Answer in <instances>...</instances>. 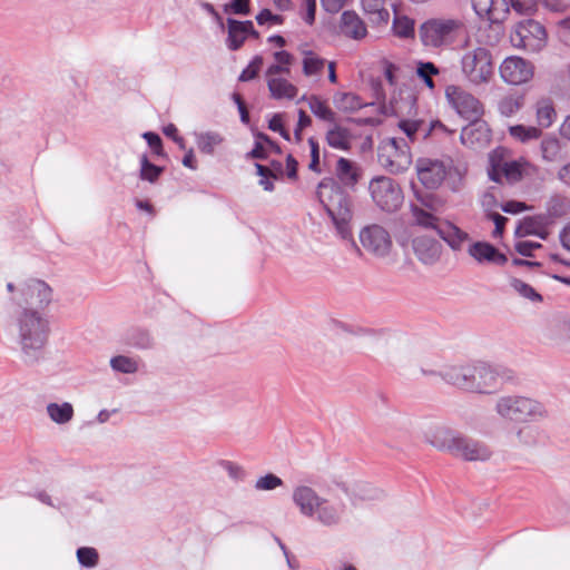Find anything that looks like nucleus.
Listing matches in <instances>:
<instances>
[{
  "label": "nucleus",
  "mask_w": 570,
  "mask_h": 570,
  "mask_svg": "<svg viewBox=\"0 0 570 570\" xmlns=\"http://www.w3.org/2000/svg\"><path fill=\"white\" fill-rule=\"evenodd\" d=\"M317 198L332 218L337 234L343 239L352 240V245L361 254L352 238L351 220L353 217V204L351 196L334 178H323L317 186Z\"/></svg>",
  "instance_id": "nucleus-1"
},
{
  "label": "nucleus",
  "mask_w": 570,
  "mask_h": 570,
  "mask_svg": "<svg viewBox=\"0 0 570 570\" xmlns=\"http://www.w3.org/2000/svg\"><path fill=\"white\" fill-rule=\"evenodd\" d=\"M19 338L23 354L38 360L49 337V322L37 311L24 309L18 320Z\"/></svg>",
  "instance_id": "nucleus-2"
},
{
  "label": "nucleus",
  "mask_w": 570,
  "mask_h": 570,
  "mask_svg": "<svg viewBox=\"0 0 570 570\" xmlns=\"http://www.w3.org/2000/svg\"><path fill=\"white\" fill-rule=\"evenodd\" d=\"M494 411L500 417L515 423L535 422L548 416V411L541 402L522 395L499 397Z\"/></svg>",
  "instance_id": "nucleus-3"
},
{
  "label": "nucleus",
  "mask_w": 570,
  "mask_h": 570,
  "mask_svg": "<svg viewBox=\"0 0 570 570\" xmlns=\"http://www.w3.org/2000/svg\"><path fill=\"white\" fill-rule=\"evenodd\" d=\"M460 67L463 77L474 86L490 82L494 72L492 55L485 47L468 48L461 57Z\"/></svg>",
  "instance_id": "nucleus-4"
},
{
  "label": "nucleus",
  "mask_w": 570,
  "mask_h": 570,
  "mask_svg": "<svg viewBox=\"0 0 570 570\" xmlns=\"http://www.w3.org/2000/svg\"><path fill=\"white\" fill-rule=\"evenodd\" d=\"M462 26L458 19H429L420 26L419 37L425 47L441 48L455 39Z\"/></svg>",
  "instance_id": "nucleus-5"
},
{
  "label": "nucleus",
  "mask_w": 570,
  "mask_h": 570,
  "mask_svg": "<svg viewBox=\"0 0 570 570\" xmlns=\"http://www.w3.org/2000/svg\"><path fill=\"white\" fill-rule=\"evenodd\" d=\"M379 163L391 174H401L412 164V155L403 138H387L379 146Z\"/></svg>",
  "instance_id": "nucleus-6"
},
{
  "label": "nucleus",
  "mask_w": 570,
  "mask_h": 570,
  "mask_svg": "<svg viewBox=\"0 0 570 570\" xmlns=\"http://www.w3.org/2000/svg\"><path fill=\"white\" fill-rule=\"evenodd\" d=\"M445 97L458 115L469 121L479 120L484 114L483 104L475 96L460 86H448L445 89Z\"/></svg>",
  "instance_id": "nucleus-7"
},
{
  "label": "nucleus",
  "mask_w": 570,
  "mask_h": 570,
  "mask_svg": "<svg viewBox=\"0 0 570 570\" xmlns=\"http://www.w3.org/2000/svg\"><path fill=\"white\" fill-rule=\"evenodd\" d=\"M370 191L375 204L383 210L395 212L403 203L399 184L389 177H376L370 183Z\"/></svg>",
  "instance_id": "nucleus-8"
},
{
  "label": "nucleus",
  "mask_w": 570,
  "mask_h": 570,
  "mask_svg": "<svg viewBox=\"0 0 570 570\" xmlns=\"http://www.w3.org/2000/svg\"><path fill=\"white\" fill-rule=\"evenodd\" d=\"M547 32L544 27L534 20L519 22L511 33V42L515 48L537 52L546 46Z\"/></svg>",
  "instance_id": "nucleus-9"
},
{
  "label": "nucleus",
  "mask_w": 570,
  "mask_h": 570,
  "mask_svg": "<svg viewBox=\"0 0 570 570\" xmlns=\"http://www.w3.org/2000/svg\"><path fill=\"white\" fill-rule=\"evenodd\" d=\"M451 455L464 462H487L493 451L485 442L460 433Z\"/></svg>",
  "instance_id": "nucleus-10"
},
{
  "label": "nucleus",
  "mask_w": 570,
  "mask_h": 570,
  "mask_svg": "<svg viewBox=\"0 0 570 570\" xmlns=\"http://www.w3.org/2000/svg\"><path fill=\"white\" fill-rule=\"evenodd\" d=\"M460 433L446 423L434 422L425 426L423 439L432 448L451 455Z\"/></svg>",
  "instance_id": "nucleus-11"
},
{
  "label": "nucleus",
  "mask_w": 570,
  "mask_h": 570,
  "mask_svg": "<svg viewBox=\"0 0 570 570\" xmlns=\"http://www.w3.org/2000/svg\"><path fill=\"white\" fill-rule=\"evenodd\" d=\"M360 242L366 252L377 257L386 256L392 248L387 230L375 224L366 226L360 232Z\"/></svg>",
  "instance_id": "nucleus-12"
},
{
  "label": "nucleus",
  "mask_w": 570,
  "mask_h": 570,
  "mask_svg": "<svg viewBox=\"0 0 570 570\" xmlns=\"http://www.w3.org/2000/svg\"><path fill=\"white\" fill-rule=\"evenodd\" d=\"M502 80L510 85H522L532 79L533 65L518 56L507 57L499 67Z\"/></svg>",
  "instance_id": "nucleus-13"
},
{
  "label": "nucleus",
  "mask_w": 570,
  "mask_h": 570,
  "mask_svg": "<svg viewBox=\"0 0 570 570\" xmlns=\"http://www.w3.org/2000/svg\"><path fill=\"white\" fill-rule=\"evenodd\" d=\"M504 371L484 362L473 363L472 392L491 393L503 382Z\"/></svg>",
  "instance_id": "nucleus-14"
},
{
  "label": "nucleus",
  "mask_w": 570,
  "mask_h": 570,
  "mask_svg": "<svg viewBox=\"0 0 570 570\" xmlns=\"http://www.w3.org/2000/svg\"><path fill=\"white\" fill-rule=\"evenodd\" d=\"M415 168L419 180L428 189H438L449 173L443 161L431 158H419Z\"/></svg>",
  "instance_id": "nucleus-15"
},
{
  "label": "nucleus",
  "mask_w": 570,
  "mask_h": 570,
  "mask_svg": "<svg viewBox=\"0 0 570 570\" xmlns=\"http://www.w3.org/2000/svg\"><path fill=\"white\" fill-rule=\"evenodd\" d=\"M13 301L18 305L46 307L51 301V288L40 279H32L20 289Z\"/></svg>",
  "instance_id": "nucleus-16"
},
{
  "label": "nucleus",
  "mask_w": 570,
  "mask_h": 570,
  "mask_svg": "<svg viewBox=\"0 0 570 570\" xmlns=\"http://www.w3.org/2000/svg\"><path fill=\"white\" fill-rule=\"evenodd\" d=\"M491 161L492 168L489 171V176L493 181L498 183L501 180V176H504L510 184L520 181L530 167V164L525 160L495 163L492 157Z\"/></svg>",
  "instance_id": "nucleus-17"
},
{
  "label": "nucleus",
  "mask_w": 570,
  "mask_h": 570,
  "mask_svg": "<svg viewBox=\"0 0 570 570\" xmlns=\"http://www.w3.org/2000/svg\"><path fill=\"white\" fill-rule=\"evenodd\" d=\"M460 139L469 148H483L491 141V130L484 121L471 120L468 126L463 127Z\"/></svg>",
  "instance_id": "nucleus-18"
},
{
  "label": "nucleus",
  "mask_w": 570,
  "mask_h": 570,
  "mask_svg": "<svg viewBox=\"0 0 570 570\" xmlns=\"http://www.w3.org/2000/svg\"><path fill=\"white\" fill-rule=\"evenodd\" d=\"M471 2L475 13L491 23L503 22L510 12L505 0H471Z\"/></svg>",
  "instance_id": "nucleus-19"
},
{
  "label": "nucleus",
  "mask_w": 570,
  "mask_h": 570,
  "mask_svg": "<svg viewBox=\"0 0 570 570\" xmlns=\"http://www.w3.org/2000/svg\"><path fill=\"white\" fill-rule=\"evenodd\" d=\"M468 254L479 264L503 266L508 262V257L488 242H474L469 244Z\"/></svg>",
  "instance_id": "nucleus-20"
},
{
  "label": "nucleus",
  "mask_w": 570,
  "mask_h": 570,
  "mask_svg": "<svg viewBox=\"0 0 570 570\" xmlns=\"http://www.w3.org/2000/svg\"><path fill=\"white\" fill-rule=\"evenodd\" d=\"M346 512V507L342 501H330L322 498L316 508V520L325 527H335L341 523Z\"/></svg>",
  "instance_id": "nucleus-21"
},
{
  "label": "nucleus",
  "mask_w": 570,
  "mask_h": 570,
  "mask_svg": "<svg viewBox=\"0 0 570 570\" xmlns=\"http://www.w3.org/2000/svg\"><path fill=\"white\" fill-rule=\"evenodd\" d=\"M438 235L453 252L463 250L471 240L469 233L448 219L439 226Z\"/></svg>",
  "instance_id": "nucleus-22"
},
{
  "label": "nucleus",
  "mask_w": 570,
  "mask_h": 570,
  "mask_svg": "<svg viewBox=\"0 0 570 570\" xmlns=\"http://www.w3.org/2000/svg\"><path fill=\"white\" fill-rule=\"evenodd\" d=\"M413 249L416 257L426 265L436 263L442 255V245L439 240L428 236L413 239Z\"/></svg>",
  "instance_id": "nucleus-23"
},
{
  "label": "nucleus",
  "mask_w": 570,
  "mask_h": 570,
  "mask_svg": "<svg viewBox=\"0 0 570 570\" xmlns=\"http://www.w3.org/2000/svg\"><path fill=\"white\" fill-rule=\"evenodd\" d=\"M293 502L298 508L299 512L305 517H314L316 508L318 507L322 497L316 491L307 485H298L293 490Z\"/></svg>",
  "instance_id": "nucleus-24"
},
{
  "label": "nucleus",
  "mask_w": 570,
  "mask_h": 570,
  "mask_svg": "<svg viewBox=\"0 0 570 570\" xmlns=\"http://www.w3.org/2000/svg\"><path fill=\"white\" fill-rule=\"evenodd\" d=\"M473 364L446 366L440 376L448 383L472 392Z\"/></svg>",
  "instance_id": "nucleus-25"
},
{
  "label": "nucleus",
  "mask_w": 570,
  "mask_h": 570,
  "mask_svg": "<svg viewBox=\"0 0 570 570\" xmlns=\"http://www.w3.org/2000/svg\"><path fill=\"white\" fill-rule=\"evenodd\" d=\"M548 225L549 220L544 215L528 216L520 220L514 235L519 238L533 235L547 239L549 236Z\"/></svg>",
  "instance_id": "nucleus-26"
},
{
  "label": "nucleus",
  "mask_w": 570,
  "mask_h": 570,
  "mask_svg": "<svg viewBox=\"0 0 570 570\" xmlns=\"http://www.w3.org/2000/svg\"><path fill=\"white\" fill-rule=\"evenodd\" d=\"M338 27L343 36L354 40H362L367 35L365 22L352 10L344 11L341 14Z\"/></svg>",
  "instance_id": "nucleus-27"
},
{
  "label": "nucleus",
  "mask_w": 570,
  "mask_h": 570,
  "mask_svg": "<svg viewBox=\"0 0 570 570\" xmlns=\"http://www.w3.org/2000/svg\"><path fill=\"white\" fill-rule=\"evenodd\" d=\"M535 120L538 127L542 130L552 126L557 118V111L553 100L549 97H542L534 105Z\"/></svg>",
  "instance_id": "nucleus-28"
},
{
  "label": "nucleus",
  "mask_w": 570,
  "mask_h": 570,
  "mask_svg": "<svg viewBox=\"0 0 570 570\" xmlns=\"http://www.w3.org/2000/svg\"><path fill=\"white\" fill-rule=\"evenodd\" d=\"M333 126L326 131L325 140L330 147L340 149V150H348L351 148L352 135L350 129L337 125L336 121L332 124Z\"/></svg>",
  "instance_id": "nucleus-29"
},
{
  "label": "nucleus",
  "mask_w": 570,
  "mask_h": 570,
  "mask_svg": "<svg viewBox=\"0 0 570 570\" xmlns=\"http://www.w3.org/2000/svg\"><path fill=\"white\" fill-rule=\"evenodd\" d=\"M302 100L307 101L309 110L318 119L330 124H334L336 121V114L321 97L316 95H312L309 97L303 96Z\"/></svg>",
  "instance_id": "nucleus-30"
},
{
  "label": "nucleus",
  "mask_w": 570,
  "mask_h": 570,
  "mask_svg": "<svg viewBox=\"0 0 570 570\" xmlns=\"http://www.w3.org/2000/svg\"><path fill=\"white\" fill-rule=\"evenodd\" d=\"M411 213L415 225L425 229L439 232V226L444 219L439 218L434 213L420 207L417 204L411 205Z\"/></svg>",
  "instance_id": "nucleus-31"
},
{
  "label": "nucleus",
  "mask_w": 570,
  "mask_h": 570,
  "mask_svg": "<svg viewBox=\"0 0 570 570\" xmlns=\"http://www.w3.org/2000/svg\"><path fill=\"white\" fill-rule=\"evenodd\" d=\"M267 85L274 99H293L297 95V88L286 79L272 77Z\"/></svg>",
  "instance_id": "nucleus-32"
},
{
  "label": "nucleus",
  "mask_w": 570,
  "mask_h": 570,
  "mask_svg": "<svg viewBox=\"0 0 570 570\" xmlns=\"http://www.w3.org/2000/svg\"><path fill=\"white\" fill-rule=\"evenodd\" d=\"M541 156L544 161L559 163L564 159L561 142L558 138L549 136L541 140Z\"/></svg>",
  "instance_id": "nucleus-33"
},
{
  "label": "nucleus",
  "mask_w": 570,
  "mask_h": 570,
  "mask_svg": "<svg viewBox=\"0 0 570 570\" xmlns=\"http://www.w3.org/2000/svg\"><path fill=\"white\" fill-rule=\"evenodd\" d=\"M362 7L373 23L386 24L389 22L390 12L384 7L383 0H362Z\"/></svg>",
  "instance_id": "nucleus-34"
},
{
  "label": "nucleus",
  "mask_w": 570,
  "mask_h": 570,
  "mask_svg": "<svg viewBox=\"0 0 570 570\" xmlns=\"http://www.w3.org/2000/svg\"><path fill=\"white\" fill-rule=\"evenodd\" d=\"M335 173L338 180L346 187H353L358 180L356 167L344 157L338 158Z\"/></svg>",
  "instance_id": "nucleus-35"
},
{
  "label": "nucleus",
  "mask_w": 570,
  "mask_h": 570,
  "mask_svg": "<svg viewBox=\"0 0 570 570\" xmlns=\"http://www.w3.org/2000/svg\"><path fill=\"white\" fill-rule=\"evenodd\" d=\"M512 139L521 144H528L538 140L542 136V130L538 126L513 125L508 128Z\"/></svg>",
  "instance_id": "nucleus-36"
},
{
  "label": "nucleus",
  "mask_w": 570,
  "mask_h": 570,
  "mask_svg": "<svg viewBox=\"0 0 570 570\" xmlns=\"http://www.w3.org/2000/svg\"><path fill=\"white\" fill-rule=\"evenodd\" d=\"M248 33L247 22H238L234 19H228V46L230 49L236 50L242 47Z\"/></svg>",
  "instance_id": "nucleus-37"
},
{
  "label": "nucleus",
  "mask_w": 570,
  "mask_h": 570,
  "mask_svg": "<svg viewBox=\"0 0 570 570\" xmlns=\"http://www.w3.org/2000/svg\"><path fill=\"white\" fill-rule=\"evenodd\" d=\"M335 107L344 112H352L366 106L361 98L353 92H336L333 97Z\"/></svg>",
  "instance_id": "nucleus-38"
},
{
  "label": "nucleus",
  "mask_w": 570,
  "mask_h": 570,
  "mask_svg": "<svg viewBox=\"0 0 570 570\" xmlns=\"http://www.w3.org/2000/svg\"><path fill=\"white\" fill-rule=\"evenodd\" d=\"M548 218H561L570 213V199L562 195H553L547 202Z\"/></svg>",
  "instance_id": "nucleus-39"
},
{
  "label": "nucleus",
  "mask_w": 570,
  "mask_h": 570,
  "mask_svg": "<svg viewBox=\"0 0 570 570\" xmlns=\"http://www.w3.org/2000/svg\"><path fill=\"white\" fill-rule=\"evenodd\" d=\"M524 105V96L520 94H510L502 97L498 102V110L504 117L515 115Z\"/></svg>",
  "instance_id": "nucleus-40"
},
{
  "label": "nucleus",
  "mask_w": 570,
  "mask_h": 570,
  "mask_svg": "<svg viewBox=\"0 0 570 570\" xmlns=\"http://www.w3.org/2000/svg\"><path fill=\"white\" fill-rule=\"evenodd\" d=\"M224 141L218 132L207 131L197 135V146L202 153L213 154Z\"/></svg>",
  "instance_id": "nucleus-41"
},
{
  "label": "nucleus",
  "mask_w": 570,
  "mask_h": 570,
  "mask_svg": "<svg viewBox=\"0 0 570 570\" xmlns=\"http://www.w3.org/2000/svg\"><path fill=\"white\" fill-rule=\"evenodd\" d=\"M47 412L50 419L59 424L69 422L73 416V409L69 403H50L47 406Z\"/></svg>",
  "instance_id": "nucleus-42"
},
{
  "label": "nucleus",
  "mask_w": 570,
  "mask_h": 570,
  "mask_svg": "<svg viewBox=\"0 0 570 570\" xmlns=\"http://www.w3.org/2000/svg\"><path fill=\"white\" fill-rule=\"evenodd\" d=\"M439 73H440V70L433 62H430V61L417 62L416 75L419 76V78H421L423 80V82L425 83V86L429 89L435 88V83H434L432 77L436 76Z\"/></svg>",
  "instance_id": "nucleus-43"
},
{
  "label": "nucleus",
  "mask_w": 570,
  "mask_h": 570,
  "mask_svg": "<svg viewBox=\"0 0 570 570\" xmlns=\"http://www.w3.org/2000/svg\"><path fill=\"white\" fill-rule=\"evenodd\" d=\"M416 198L420 202V207L432 213H439L445 206V200L435 194H416Z\"/></svg>",
  "instance_id": "nucleus-44"
},
{
  "label": "nucleus",
  "mask_w": 570,
  "mask_h": 570,
  "mask_svg": "<svg viewBox=\"0 0 570 570\" xmlns=\"http://www.w3.org/2000/svg\"><path fill=\"white\" fill-rule=\"evenodd\" d=\"M549 338L559 344L570 342V320L556 322L551 327Z\"/></svg>",
  "instance_id": "nucleus-45"
},
{
  "label": "nucleus",
  "mask_w": 570,
  "mask_h": 570,
  "mask_svg": "<svg viewBox=\"0 0 570 570\" xmlns=\"http://www.w3.org/2000/svg\"><path fill=\"white\" fill-rule=\"evenodd\" d=\"M325 66V60L314 55L313 52H306V56L303 60V72L305 76H314L323 70Z\"/></svg>",
  "instance_id": "nucleus-46"
},
{
  "label": "nucleus",
  "mask_w": 570,
  "mask_h": 570,
  "mask_svg": "<svg viewBox=\"0 0 570 570\" xmlns=\"http://www.w3.org/2000/svg\"><path fill=\"white\" fill-rule=\"evenodd\" d=\"M511 286L521 296H523L532 302H541L542 301V296L532 286L522 282L521 279L512 278Z\"/></svg>",
  "instance_id": "nucleus-47"
},
{
  "label": "nucleus",
  "mask_w": 570,
  "mask_h": 570,
  "mask_svg": "<svg viewBox=\"0 0 570 570\" xmlns=\"http://www.w3.org/2000/svg\"><path fill=\"white\" fill-rule=\"evenodd\" d=\"M110 364L115 371L121 373H135L138 370L136 360L122 355L111 358Z\"/></svg>",
  "instance_id": "nucleus-48"
},
{
  "label": "nucleus",
  "mask_w": 570,
  "mask_h": 570,
  "mask_svg": "<svg viewBox=\"0 0 570 570\" xmlns=\"http://www.w3.org/2000/svg\"><path fill=\"white\" fill-rule=\"evenodd\" d=\"M393 29L399 37L407 38L414 32V22L407 17H396L394 19Z\"/></svg>",
  "instance_id": "nucleus-49"
},
{
  "label": "nucleus",
  "mask_w": 570,
  "mask_h": 570,
  "mask_svg": "<svg viewBox=\"0 0 570 570\" xmlns=\"http://www.w3.org/2000/svg\"><path fill=\"white\" fill-rule=\"evenodd\" d=\"M283 485L281 478L273 473L261 476L255 482V488L261 491H271Z\"/></svg>",
  "instance_id": "nucleus-50"
},
{
  "label": "nucleus",
  "mask_w": 570,
  "mask_h": 570,
  "mask_svg": "<svg viewBox=\"0 0 570 570\" xmlns=\"http://www.w3.org/2000/svg\"><path fill=\"white\" fill-rule=\"evenodd\" d=\"M77 557L79 562L86 567H94L98 562V553L94 548H79Z\"/></svg>",
  "instance_id": "nucleus-51"
},
{
  "label": "nucleus",
  "mask_w": 570,
  "mask_h": 570,
  "mask_svg": "<svg viewBox=\"0 0 570 570\" xmlns=\"http://www.w3.org/2000/svg\"><path fill=\"white\" fill-rule=\"evenodd\" d=\"M257 175L261 176L259 185L267 191L273 190L274 185L271 178H276V176L265 166L261 164H255Z\"/></svg>",
  "instance_id": "nucleus-52"
},
{
  "label": "nucleus",
  "mask_w": 570,
  "mask_h": 570,
  "mask_svg": "<svg viewBox=\"0 0 570 570\" xmlns=\"http://www.w3.org/2000/svg\"><path fill=\"white\" fill-rule=\"evenodd\" d=\"M161 173V168L150 164L146 157L141 160L140 176L145 180L155 181Z\"/></svg>",
  "instance_id": "nucleus-53"
},
{
  "label": "nucleus",
  "mask_w": 570,
  "mask_h": 570,
  "mask_svg": "<svg viewBox=\"0 0 570 570\" xmlns=\"http://www.w3.org/2000/svg\"><path fill=\"white\" fill-rule=\"evenodd\" d=\"M224 11L228 14H246L249 11L248 0H232L224 6Z\"/></svg>",
  "instance_id": "nucleus-54"
},
{
  "label": "nucleus",
  "mask_w": 570,
  "mask_h": 570,
  "mask_svg": "<svg viewBox=\"0 0 570 570\" xmlns=\"http://www.w3.org/2000/svg\"><path fill=\"white\" fill-rule=\"evenodd\" d=\"M308 145L311 147V163L308 165V168L312 171L321 173V169H320V145H318V141L314 137H311V138H308Z\"/></svg>",
  "instance_id": "nucleus-55"
},
{
  "label": "nucleus",
  "mask_w": 570,
  "mask_h": 570,
  "mask_svg": "<svg viewBox=\"0 0 570 570\" xmlns=\"http://www.w3.org/2000/svg\"><path fill=\"white\" fill-rule=\"evenodd\" d=\"M542 244L529 240H520L514 244V249L522 256L531 257L534 249L541 248Z\"/></svg>",
  "instance_id": "nucleus-56"
},
{
  "label": "nucleus",
  "mask_w": 570,
  "mask_h": 570,
  "mask_svg": "<svg viewBox=\"0 0 570 570\" xmlns=\"http://www.w3.org/2000/svg\"><path fill=\"white\" fill-rule=\"evenodd\" d=\"M512 8L520 13H531L538 0H510Z\"/></svg>",
  "instance_id": "nucleus-57"
},
{
  "label": "nucleus",
  "mask_w": 570,
  "mask_h": 570,
  "mask_svg": "<svg viewBox=\"0 0 570 570\" xmlns=\"http://www.w3.org/2000/svg\"><path fill=\"white\" fill-rule=\"evenodd\" d=\"M312 119L311 117L303 110H298V121L296 128L294 130V136L297 141L302 140V130L308 126H311Z\"/></svg>",
  "instance_id": "nucleus-58"
},
{
  "label": "nucleus",
  "mask_w": 570,
  "mask_h": 570,
  "mask_svg": "<svg viewBox=\"0 0 570 570\" xmlns=\"http://www.w3.org/2000/svg\"><path fill=\"white\" fill-rule=\"evenodd\" d=\"M256 20L258 24H278L282 23L283 19L281 16L273 14L268 9L262 10L257 16Z\"/></svg>",
  "instance_id": "nucleus-59"
},
{
  "label": "nucleus",
  "mask_w": 570,
  "mask_h": 570,
  "mask_svg": "<svg viewBox=\"0 0 570 570\" xmlns=\"http://www.w3.org/2000/svg\"><path fill=\"white\" fill-rule=\"evenodd\" d=\"M268 127L271 130L279 132L286 140H289V134L288 131L285 130L283 126L282 115H274L273 118L269 120Z\"/></svg>",
  "instance_id": "nucleus-60"
},
{
  "label": "nucleus",
  "mask_w": 570,
  "mask_h": 570,
  "mask_svg": "<svg viewBox=\"0 0 570 570\" xmlns=\"http://www.w3.org/2000/svg\"><path fill=\"white\" fill-rule=\"evenodd\" d=\"M488 218L491 219L494 225H495V228H494V232H493V235L494 236H499L503 233V229H504V225L505 223L508 222V218L498 214V213H488Z\"/></svg>",
  "instance_id": "nucleus-61"
},
{
  "label": "nucleus",
  "mask_w": 570,
  "mask_h": 570,
  "mask_svg": "<svg viewBox=\"0 0 570 570\" xmlns=\"http://www.w3.org/2000/svg\"><path fill=\"white\" fill-rule=\"evenodd\" d=\"M419 122L417 121H411V120H401L399 122V127L403 130V132L411 139L414 140L415 135L419 129Z\"/></svg>",
  "instance_id": "nucleus-62"
},
{
  "label": "nucleus",
  "mask_w": 570,
  "mask_h": 570,
  "mask_svg": "<svg viewBox=\"0 0 570 570\" xmlns=\"http://www.w3.org/2000/svg\"><path fill=\"white\" fill-rule=\"evenodd\" d=\"M144 138L147 140L148 145L154 149L155 154H163L161 139L157 134L146 132L144 134Z\"/></svg>",
  "instance_id": "nucleus-63"
},
{
  "label": "nucleus",
  "mask_w": 570,
  "mask_h": 570,
  "mask_svg": "<svg viewBox=\"0 0 570 570\" xmlns=\"http://www.w3.org/2000/svg\"><path fill=\"white\" fill-rule=\"evenodd\" d=\"M348 0H321L322 7L330 13L338 12Z\"/></svg>",
  "instance_id": "nucleus-64"
}]
</instances>
